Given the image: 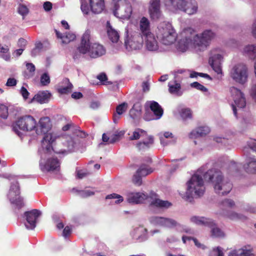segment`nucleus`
Returning a JSON list of instances; mask_svg holds the SVG:
<instances>
[{"label": "nucleus", "instance_id": "f704fd0d", "mask_svg": "<svg viewBox=\"0 0 256 256\" xmlns=\"http://www.w3.org/2000/svg\"><path fill=\"white\" fill-rule=\"evenodd\" d=\"M0 56L6 61L10 60V55L9 52V48L8 46L0 44Z\"/></svg>", "mask_w": 256, "mask_h": 256}, {"label": "nucleus", "instance_id": "052dcab7", "mask_svg": "<svg viewBox=\"0 0 256 256\" xmlns=\"http://www.w3.org/2000/svg\"><path fill=\"white\" fill-rule=\"evenodd\" d=\"M94 194V192L90 190H85L82 192V196L83 198H86Z\"/></svg>", "mask_w": 256, "mask_h": 256}, {"label": "nucleus", "instance_id": "0eeeda50", "mask_svg": "<svg viewBox=\"0 0 256 256\" xmlns=\"http://www.w3.org/2000/svg\"><path fill=\"white\" fill-rule=\"evenodd\" d=\"M114 14L122 19H128L132 14L130 4L126 0H114Z\"/></svg>", "mask_w": 256, "mask_h": 256}, {"label": "nucleus", "instance_id": "2eb2a0df", "mask_svg": "<svg viewBox=\"0 0 256 256\" xmlns=\"http://www.w3.org/2000/svg\"><path fill=\"white\" fill-rule=\"evenodd\" d=\"M90 32L87 30L83 34L81 42L78 46V52L82 54H88L90 56V51L91 49V43H90Z\"/></svg>", "mask_w": 256, "mask_h": 256}, {"label": "nucleus", "instance_id": "b1692460", "mask_svg": "<svg viewBox=\"0 0 256 256\" xmlns=\"http://www.w3.org/2000/svg\"><path fill=\"white\" fill-rule=\"evenodd\" d=\"M156 194L154 192H151L150 194V197L151 198H154V200H153L150 203L152 206H154L160 208H168L172 206V204L168 201L162 200L159 198H156Z\"/></svg>", "mask_w": 256, "mask_h": 256}, {"label": "nucleus", "instance_id": "c756f323", "mask_svg": "<svg viewBox=\"0 0 256 256\" xmlns=\"http://www.w3.org/2000/svg\"><path fill=\"white\" fill-rule=\"evenodd\" d=\"M168 91L172 94L180 95L182 93L183 90L181 88L180 84L177 81H171L168 84Z\"/></svg>", "mask_w": 256, "mask_h": 256}, {"label": "nucleus", "instance_id": "72a5a7b5", "mask_svg": "<svg viewBox=\"0 0 256 256\" xmlns=\"http://www.w3.org/2000/svg\"><path fill=\"white\" fill-rule=\"evenodd\" d=\"M234 206L235 203L233 200L227 198L220 204V208L224 212H227L228 208H232Z\"/></svg>", "mask_w": 256, "mask_h": 256}, {"label": "nucleus", "instance_id": "6ab92c4d", "mask_svg": "<svg viewBox=\"0 0 256 256\" xmlns=\"http://www.w3.org/2000/svg\"><path fill=\"white\" fill-rule=\"evenodd\" d=\"M106 53V49L104 46L98 43H91V49L90 51V56L91 58H97L104 56Z\"/></svg>", "mask_w": 256, "mask_h": 256}, {"label": "nucleus", "instance_id": "7ed1b4c3", "mask_svg": "<svg viewBox=\"0 0 256 256\" xmlns=\"http://www.w3.org/2000/svg\"><path fill=\"white\" fill-rule=\"evenodd\" d=\"M54 141V138L52 134H46L42 140V148L45 150L46 152H51L52 150L54 152L58 154H68V152L72 150L74 147V140L70 136H66V140L62 142L63 144L66 148V149L60 148V144L52 146Z\"/></svg>", "mask_w": 256, "mask_h": 256}, {"label": "nucleus", "instance_id": "6e6552de", "mask_svg": "<svg viewBox=\"0 0 256 256\" xmlns=\"http://www.w3.org/2000/svg\"><path fill=\"white\" fill-rule=\"evenodd\" d=\"M230 76L236 82L244 84L248 81V67L244 64H236L230 70Z\"/></svg>", "mask_w": 256, "mask_h": 256}, {"label": "nucleus", "instance_id": "c85d7f7f", "mask_svg": "<svg viewBox=\"0 0 256 256\" xmlns=\"http://www.w3.org/2000/svg\"><path fill=\"white\" fill-rule=\"evenodd\" d=\"M149 107L150 110L154 112L156 120L160 119L162 116L164 111L162 107L155 101L149 102Z\"/></svg>", "mask_w": 256, "mask_h": 256}, {"label": "nucleus", "instance_id": "774afa93", "mask_svg": "<svg viewBox=\"0 0 256 256\" xmlns=\"http://www.w3.org/2000/svg\"><path fill=\"white\" fill-rule=\"evenodd\" d=\"M26 67L27 70L29 71V72H32V74L34 73L36 68L34 65L32 63H26Z\"/></svg>", "mask_w": 256, "mask_h": 256}, {"label": "nucleus", "instance_id": "09e8293b", "mask_svg": "<svg viewBox=\"0 0 256 256\" xmlns=\"http://www.w3.org/2000/svg\"><path fill=\"white\" fill-rule=\"evenodd\" d=\"M106 199L118 198V200L116 201V203L119 204L124 200L123 198L120 195L114 193L108 194L106 197Z\"/></svg>", "mask_w": 256, "mask_h": 256}, {"label": "nucleus", "instance_id": "393cba45", "mask_svg": "<svg viewBox=\"0 0 256 256\" xmlns=\"http://www.w3.org/2000/svg\"><path fill=\"white\" fill-rule=\"evenodd\" d=\"M55 32L57 38L60 39L62 42L64 44H68L76 38L75 34L71 32H66L62 34L56 30H55Z\"/></svg>", "mask_w": 256, "mask_h": 256}, {"label": "nucleus", "instance_id": "1a4fd4ad", "mask_svg": "<svg viewBox=\"0 0 256 256\" xmlns=\"http://www.w3.org/2000/svg\"><path fill=\"white\" fill-rule=\"evenodd\" d=\"M192 222L199 225H204L211 228V236L215 238H222L224 236V232L217 226L214 222L210 218L204 217L194 216L191 218Z\"/></svg>", "mask_w": 256, "mask_h": 256}, {"label": "nucleus", "instance_id": "a18cd8bd", "mask_svg": "<svg viewBox=\"0 0 256 256\" xmlns=\"http://www.w3.org/2000/svg\"><path fill=\"white\" fill-rule=\"evenodd\" d=\"M228 90L230 92V94L232 95V96H243L244 94L242 92V91L234 86L230 87L228 88Z\"/></svg>", "mask_w": 256, "mask_h": 256}, {"label": "nucleus", "instance_id": "49530a36", "mask_svg": "<svg viewBox=\"0 0 256 256\" xmlns=\"http://www.w3.org/2000/svg\"><path fill=\"white\" fill-rule=\"evenodd\" d=\"M18 12L20 15L24 16L28 14L29 10L26 6L20 4L18 7Z\"/></svg>", "mask_w": 256, "mask_h": 256}, {"label": "nucleus", "instance_id": "e433bc0d", "mask_svg": "<svg viewBox=\"0 0 256 256\" xmlns=\"http://www.w3.org/2000/svg\"><path fill=\"white\" fill-rule=\"evenodd\" d=\"M246 171L250 173H256V160L250 158V160L244 165Z\"/></svg>", "mask_w": 256, "mask_h": 256}, {"label": "nucleus", "instance_id": "c03bdc74", "mask_svg": "<svg viewBox=\"0 0 256 256\" xmlns=\"http://www.w3.org/2000/svg\"><path fill=\"white\" fill-rule=\"evenodd\" d=\"M96 78L100 80V82L102 84H108L110 83L106 74L104 72H102L96 76Z\"/></svg>", "mask_w": 256, "mask_h": 256}, {"label": "nucleus", "instance_id": "8fccbe9b", "mask_svg": "<svg viewBox=\"0 0 256 256\" xmlns=\"http://www.w3.org/2000/svg\"><path fill=\"white\" fill-rule=\"evenodd\" d=\"M13 193H14L16 196H19L20 194V188L18 182L13 184L10 187V194H12Z\"/></svg>", "mask_w": 256, "mask_h": 256}, {"label": "nucleus", "instance_id": "69168bd1", "mask_svg": "<svg viewBox=\"0 0 256 256\" xmlns=\"http://www.w3.org/2000/svg\"><path fill=\"white\" fill-rule=\"evenodd\" d=\"M52 4L50 2H46L44 3L43 7L46 12H48L52 8Z\"/></svg>", "mask_w": 256, "mask_h": 256}, {"label": "nucleus", "instance_id": "6e6d98bb", "mask_svg": "<svg viewBox=\"0 0 256 256\" xmlns=\"http://www.w3.org/2000/svg\"><path fill=\"white\" fill-rule=\"evenodd\" d=\"M12 202L15 204L18 208H20L24 206L23 198L20 196H18V198L12 200Z\"/></svg>", "mask_w": 256, "mask_h": 256}, {"label": "nucleus", "instance_id": "603ef678", "mask_svg": "<svg viewBox=\"0 0 256 256\" xmlns=\"http://www.w3.org/2000/svg\"><path fill=\"white\" fill-rule=\"evenodd\" d=\"M190 86L192 88H196V89L200 90L202 92H206L207 88L203 85L200 84L198 82H194L190 84Z\"/></svg>", "mask_w": 256, "mask_h": 256}, {"label": "nucleus", "instance_id": "bb28decb", "mask_svg": "<svg viewBox=\"0 0 256 256\" xmlns=\"http://www.w3.org/2000/svg\"><path fill=\"white\" fill-rule=\"evenodd\" d=\"M155 220L159 224L168 228L176 226L178 224L176 220L169 218L156 217Z\"/></svg>", "mask_w": 256, "mask_h": 256}, {"label": "nucleus", "instance_id": "39448f33", "mask_svg": "<svg viewBox=\"0 0 256 256\" xmlns=\"http://www.w3.org/2000/svg\"><path fill=\"white\" fill-rule=\"evenodd\" d=\"M188 188L186 192V198L188 200L192 198L194 195L200 196L205 192V187L202 176L194 174L187 182Z\"/></svg>", "mask_w": 256, "mask_h": 256}, {"label": "nucleus", "instance_id": "4d7b16f0", "mask_svg": "<svg viewBox=\"0 0 256 256\" xmlns=\"http://www.w3.org/2000/svg\"><path fill=\"white\" fill-rule=\"evenodd\" d=\"M142 176L138 174L137 173L134 176L132 181L135 184L140 186L142 184Z\"/></svg>", "mask_w": 256, "mask_h": 256}, {"label": "nucleus", "instance_id": "c9c22d12", "mask_svg": "<svg viewBox=\"0 0 256 256\" xmlns=\"http://www.w3.org/2000/svg\"><path fill=\"white\" fill-rule=\"evenodd\" d=\"M222 214L226 216L228 218L232 220H246V218L243 216L242 214H239L238 213H236L235 212H222L221 213Z\"/></svg>", "mask_w": 256, "mask_h": 256}, {"label": "nucleus", "instance_id": "ddd939ff", "mask_svg": "<svg viewBox=\"0 0 256 256\" xmlns=\"http://www.w3.org/2000/svg\"><path fill=\"white\" fill-rule=\"evenodd\" d=\"M41 215V212L37 209H33L24 213L26 223V227L28 229L34 230L36 226V223L38 218Z\"/></svg>", "mask_w": 256, "mask_h": 256}, {"label": "nucleus", "instance_id": "a19ab883", "mask_svg": "<svg viewBox=\"0 0 256 256\" xmlns=\"http://www.w3.org/2000/svg\"><path fill=\"white\" fill-rule=\"evenodd\" d=\"M180 116L184 120L192 118V112L188 108H182L180 112Z\"/></svg>", "mask_w": 256, "mask_h": 256}, {"label": "nucleus", "instance_id": "0e129e2a", "mask_svg": "<svg viewBox=\"0 0 256 256\" xmlns=\"http://www.w3.org/2000/svg\"><path fill=\"white\" fill-rule=\"evenodd\" d=\"M76 126H76L74 123L70 122V123L68 124H67L64 126L62 128V130L63 131H67L68 130H70V128H74V130L76 128Z\"/></svg>", "mask_w": 256, "mask_h": 256}, {"label": "nucleus", "instance_id": "f8f14e48", "mask_svg": "<svg viewBox=\"0 0 256 256\" xmlns=\"http://www.w3.org/2000/svg\"><path fill=\"white\" fill-rule=\"evenodd\" d=\"M224 52L219 48L213 49L210 52L209 64L214 70L218 74L222 73L221 62L223 58Z\"/></svg>", "mask_w": 256, "mask_h": 256}, {"label": "nucleus", "instance_id": "cd10ccee", "mask_svg": "<svg viewBox=\"0 0 256 256\" xmlns=\"http://www.w3.org/2000/svg\"><path fill=\"white\" fill-rule=\"evenodd\" d=\"M92 11L94 14L101 12L104 6V0H90Z\"/></svg>", "mask_w": 256, "mask_h": 256}, {"label": "nucleus", "instance_id": "79ce46f5", "mask_svg": "<svg viewBox=\"0 0 256 256\" xmlns=\"http://www.w3.org/2000/svg\"><path fill=\"white\" fill-rule=\"evenodd\" d=\"M128 108V104L126 102H124L116 107V113L118 115L123 114Z\"/></svg>", "mask_w": 256, "mask_h": 256}, {"label": "nucleus", "instance_id": "338daca9", "mask_svg": "<svg viewBox=\"0 0 256 256\" xmlns=\"http://www.w3.org/2000/svg\"><path fill=\"white\" fill-rule=\"evenodd\" d=\"M72 230L71 228L68 226H66L62 232L63 236L64 237H66L70 235L71 234Z\"/></svg>", "mask_w": 256, "mask_h": 256}, {"label": "nucleus", "instance_id": "5fc2aeb1", "mask_svg": "<svg viewBox=\"0 0 256 256\" xmlns=\"http://www.w3.org/2000/svg\"><path fill=\"white\" fill-rule=\"evenodd\" d=\"M81 10L84 14H88L89 12V6L85 0H81Z\"/></svg>", "mask_w": 256, "mask_h": 256}, {"label": "nucleus", "instance_id": "58836bf2", "mask_svg": "<svg viewBox=\"0 0 256 256\" xmlns=\"http://www.w3.org/2000/svg\"><path fill=\"white\" fill-rule=\"evenodd\" d=\"M238 251H241L239 254L240 256H255L253 253V249L250 246H245Z\"/></svg>", "mask_w": 256, "mask_h": 256}, {"label": "nucleus", "instance_id": "4be33fe9", "mask_svg": "<svg viewBox=\"0 0 256 256\" xmlns=\"http://www.w3.org/2000/svg\"><path fill=\"white\" fill-rule=\"evenodd\" d=\"M139 28L140 34L144 36L149 34H152L150 30V22L148 18L143 16L140 20Z\"/></svg>", "mask_w": 256, "mask_h": 256}, {"label": "nucleus", "instance_id": "f3484780", "mask_svg": "<svg viewBox=\"0 0 256 256\" xmlns=\"http://www.w3.org/2000/svg\"><path fill=\"white\" fill-rule=\"evenodd\" d=\"M73 85L68 78H64L56 86V90L60 94H68L72 90Z\"/></svg>", "mask_w": 256, "mask_h": 256}, {"label": "nucleus", "instance_id": "4468645a", "mask_svg": "<svg viewBox=\"0 0 256 256\" xmlns=\"http://www.w3.org/2000/svg\"><path fill=\"white\" fill-rule=\"evenodd\" d=\"M161 0H150L148 6V12L150 17L154 20L159 19L162 16L160 10Z\"/></svg>", "mask_w": 256, "mask_h": 256}, {"label": "nucleus", "instance_id": "680f3d73", "mask_svg": "<svg viewBox=\"0 0 256 256\" xmlns=\"http://www.w3.org/2000/svg\"><path fill=\"white\" fill-rule=\"evenodd\" d=\"M17 81L14 78H9L6 82V85L8 86H13L16 84Z\"/></svg>", "mask_w": 256, "mask_h": 256}, {"label": "nucleus", "instance_id": "20e7f679", "mask_svg": "<svg viewBox=\"0 0 256 256\" xmlns=\"http://www.w3.org/2000/svg\"><path fill=\"white\" fill-rule=\"evenodd\" d=\"M166 7L170 10L182 12L192 16L198 12V4L196 0H164Z\"/></svg>", "mask_w": 256, "mask_h": 256}, {"label": "nucleus", "instance_id": "37998d69", "mask_svg": "<svg viewBox=\"0 0 256 256\" xmlns=\"http://www.w3.org/2000/svg\"><path fill=\"white\" fill-rule=\"evenodd\" d=\"M244 52L250 55L256 54V44H249L246 46L244 49Z\"/></svg>", "mask_w": 256, "mask_h": 256}, {"label": "nucleus", "instance_id": "412c9836", "mask_svg": "<svg viewBox=\"0 0 256 256\" xmlns=\"http://www.w3.org/2000/svg\"><path fill=\"white\" fill-rule=\"evenodd\" d=\"M144 140L138 142L136 144V148L140 151H146L148 150L154 144V138L152 136L148 135L144 136Z\"/></svg>", "mask_w": 256, "mask_h": 256}, {"label": "nucleus", "instance_id": "13d9d810", "mask_svg": "<svg viewBox=\"0 0 256 256\" xmlns=\"http://www.w3.org/2000/svg\"><path fill=\"white\" fill-rule=\"evenodd\" d=\"M120 135L118 134H113L110 138L109 144H114L120 140Z\"/></svg>", "mask_w": 256, "mask_h": 256}, {"label": "nucleus", "instance_id": "ea45409f", "mask_svg": "<svg viewBox=\"0 0 256 256\" xmlns=\"http://www.w3.org/2000/svg\"><path fill=\"white\" fill-rule=\"evenodd\" d=\"M152 172L151 168H148L145 164L142 165L137 170V174L141 175L142 176H146Z\"/></svg>", "mask_w": 256, "mask_h": 256}, {"label": "nucleus", "instance_id": "5701e85b", "mask_svg": "<svg viewBox=\"0 0 256 256\" xmlns=\"http://www.w3.org/2000/svg\"><path fill=\"white\" fill-rule=\"evenodd\" d=\"M210 128L207 126H202L192 130L189 134L190 138H196L200 136H204L209 134Z\"/></svg>", "mask_w": 256, "mask_h": 256}, {"label": "nucleus", "instance_id": "e2e57ef3", "mask_svg": "<svg viewBox=\"0 0 256 256\" xmlns=\"http://www.w3.org/2000/svg\"><path fill=\"white\" fill-rule=\"evenodd\" d=\"M251 32L252 36L256 38V18L254 20L252 25Z\"/></svg>", "mask_w": 256, "mask_h": 256}, {"label": "nucleus", "instance_id": "423d86ee", "mask_svg": "<svg viewBox=\"0 0 256 256\" xmlns=\"http://www.w3.org/2000/svg\"><path fill=\"white\" fill-rule=\"evenodd\" d=\"M157 38L164 45L170 46L176 40V34L172 24L169 22L161 23L158 28Z\"/></svg>", "mask_w": 256, "mask_h": 256}, {"label": "nucleus", "instance_id": "9d476101", "mask_svg": "<svg viewBox=\"0 0 256 256\" xmlns=\"http://www.w3.org/2000/svg\"><path fill=\"white\" fill-rule=\"evenodd\" d=\"M36 126V121L31 116H26L18 118L16 126L14 127L15 132L20 136V132L18 128L22 130L31 131Z\"/></svg>", "mask_w": 256, "mask_h": 256}, {"label": "nucleus", "instance_id": "de8ad7c7", "mask_svg": "<svg viewBox=\"0 0 256 256\" xmlns=\"http://www.w3.org/2000/svg\"><path fill=\"white\" fill-rule=\"evenodd\" d=\"M8 116V108L6 106L0 104V116L3 118H6Z\"/></svg>", "mask_w": 256, "mask_h": 256}, {"label": "nucleus", "instance_id": "f257e3e1", "mask_svg": "<svg viewBox=\"0 0 256 256\" xmlns=\"http://www.w3.org/2000/svg\"><path fill=\"white\" fill-rule=\"evenodd\" d=\"M216 36V32L210 29L205 30L198 34L194 28H186L180 34V38L176 48L182 52H184L190 48L204 51L209 46Z\"/></svg>", "mask_w": 256, "mask_h": 256}, {"label": "nucleus", "instance_id": "9b49d317", "mask_svg": "<svg viewBox=\"0 0 256 256\" xmlns=\"http://www.w3.org/2000/svg\"><path fill=\"white\" fill-rule=\"evenodd\" d=\"M143 36L140 32H134L128 35L124 42L125 46L128 50H140L142 46Z\"/></svg>", "mask_w": 256, "mask_h": 256}, {"label": "nucleus", "instance_id": "7c9ffc66", "mask_svg": "<svg viewBox=\"0 0 256 256\" xmlns=\"http://www.w3.org/2000/svg\"><path fill=\"white\" fill-rule=\"evenodd\" d=\"M52 126L50 120L48 117L42 118L39 120V126L40 129V132L46 133L50 128Z\"/></svg>", "mask_w": 256, "mask_h": 256}, {"label": "nucleus", "instance_id": "bf43d9fd", "mask_svg": "<svg viewBox=\"0 0 256 256\" xmlns=\"http://www.w3.org/2000/svg\"><path fill=\"white\" fill-rule=\"evenodd\" d=\"M50 98V97H35L34 96L32 100H36L38 102H39L40 103H44L48 100V98Z\"/></svg>", "mask_w": 256, "mask_h": 256}, {"label": "nucleus", "instance_id": "864d4df0", "mask_svg": "<svg viewBox=\"0 0 256 256\" xmlns=\"http://www.w3.org/2000/svg\"><path fill=\"white\" fill-rule=\"evenodd\" d=\"M74 133H75L78 136L82 138L86 137L88 134L84 131L80 130V128L78 126H76L74 129Z\"/></svg>", "mask_w": 256, "mask_h": 256}, {"label": "nucleus", "instance_id": "2f4dec72", "mask_svg": "<svg viewBox=\"0 0 256 256\" xmlns=\"http://www.w3.org/2000/svg\"><path fill=\"white\" fill-rule=\"evenodd\" d=\"M234 104H232L233 112L236 116H237V111L236 107L239 108H244L246 105V100L245 97H236L234 100Z\"/></svg>", "mask_w": 256, "mask_h": 256}, {"label": "nucleus", "instance_id": "473e14b6", "mask_svg": "<svg viewBox=\"0 0 256 256\" xmlns=\"http://www.w3.org/2000/svg\"><path fill=\"white\" fill-rule=\"evenodd\" d=\"M147 132L141 128H137L133 132L129 137V139L130 140H138L140 138V137L144 138L147 136Z\"/></svg>", "mask_w": 256, "mask_h": 256}, {"label": "nucleus", "instance_id": "4c0bfd02", "mask_svg": "<svg viewBox=\"0 0 256 256\" xmlns=\"http://www.w3.org/2000/svg\"><path fill=\"white\" fill-rule=\"evenodd\" d=\"M142 106L140 102H137L133 105L132 108L130 111V114L132 118H134L137 114H140Z\"/></svg>", "mask_w": 256, "mask_h": 256}, {"label": "nucleus", "instance_id": "aec40b11", "mask_svg": "<svg viewBox=\"0 0 256 256\" xmlns=\"http://www.w3.org/2000/svg\"><path fill=\"white\" fill-rule=\"evenodd\" d=\"M43 168L47 172H59L60 169V162L57 158H49L47 160Z\"/></svg>", "mask_w": 256, "mask_h": 256}, {"label": "nucleus", "instance_id": "3c124183", "mask_svg": "<svg viewBox=\"0 0 256 256\" xmlns=\"http://www.w3.org/2000/svg\"><path fill=\"white\" fill-rule=\"evenodd\" d=\"M40 83L42 86H47L50 83V78L47 73H44L42 75Z\"/></svg>", "mask_w": 256, "mask_h": 256}, {"label": "nucleus", "instance_id": "dca6fc26", "mask_svg": "<svg viewBox=\"0 0 256 256\" xmlns=\"http://www.w3.org/2000/svg\"><path fill=\"white\" fill-rule=\"evenodd\" d=\"M146 48L148 51L155 52L158 50V44L154 35L152 33L143 36Z\"/></svg>", "mask_w": 256, "mask_h": 256}, {"label": "nucleus", "instance_id": "a878e982", "mask_svg": "<svg viewBox=\"0 0 256 256\" xmlns=\"http://www.w3.org/2000/svg\"><path fill=\"white\" fill-rule=\"evenodd\" d=\"M106 31L110 40L114 43L118 42L120 38L119 33L114 29L109 22L106 23Z\"/></svg>", "mask_w": 256, "mask_h": 256}, {"label": "nucleus", "instance_id": "f03ea898", "mask_svg": "<svg viewBox=\"0 0 256 256\" xmlns=\"http://www.w3.org/2000/svg\"><path fill=\"white\" fill-rule=\"evenodd\" d=\"M204 178L214 184V190L219 195L227 194L232 189V184L224 180L222 172L215 168L208 170L204 174Z\"/></svg>", "mask_w": 256, "mask_h": 256}, {"label": "nucleus", "instance_id": "a211bd4d", "mask_svg": "<svg viewBox=\"0 0 256 256\" xmlns=\"http://www.w3.org/2000/svg\"><path fill=\"white\" fill-rule=\"evenodd\" d=\"M148 198V196L142 192H128L127 194L126 200L128 203L138 204L144 202Z\"/></svg>", "mask_w": 256, "mask_h": 256}]
</instances>
